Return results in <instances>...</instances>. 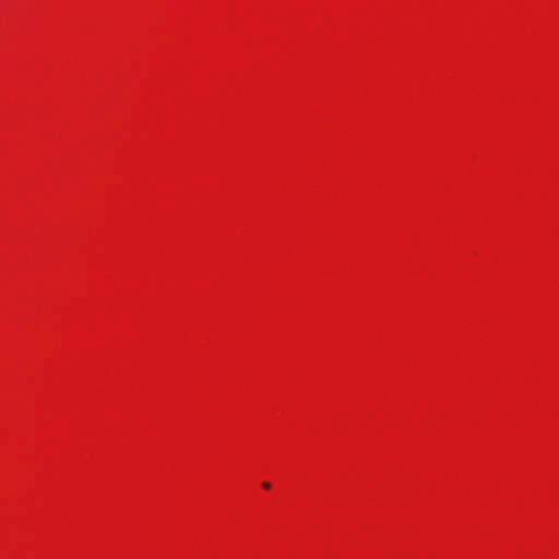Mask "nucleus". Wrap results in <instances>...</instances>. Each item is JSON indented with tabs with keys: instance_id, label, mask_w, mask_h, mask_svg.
<instances>
[{
	"instance_id": "1",
	"label": "nucleus",
	"mask_w": 559,
	"mask_h": 559,
	"mask_svg": "<svg viewBox=\"0 0 559 559\" xmlns=\"http://www.w3.org/2000/svg\"><path fill=\"white\" fill-rule=\"evenodd\" d=\"M262 487L267 490L271 488V484L269 481H264L262 483Z\"/></svg>"
}]
</instances>
